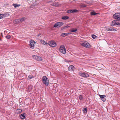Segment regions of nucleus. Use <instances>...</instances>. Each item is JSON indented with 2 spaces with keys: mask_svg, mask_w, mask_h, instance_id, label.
Returning a JSON list of instances; mask_svg holds the SVG:
<instances>
[{
  "mask_svg": "<svg viewBox=\"0 0 120 120\" xmlns=\"http://www.w3.org/2000/svg\"><path fill=\"white\" fill-rule=\"evenodd\" d=\"M75 68V67L73 65H71L69 66L68 68V69L69 71H73L74 68Z\"/></svg>",
  "mask_w": 120,
  "mask_h": 120,
  "instance_id": "obj_13",
  "label": "nucleus"
},
{
  "mask_svg": "<svg viewBox=\"0 0 120 120\" xmlns=\"http://www.w3.org/2000/svg\"><path fill=\"white\" fill-rule=\"evenodd\" d=\"M30 47L32 49H34V46L35 45V41L33 40H30Z\"/></svg>",
  "mask_w": 120,
  "mask_h": 120,
  "instance_id": "obj_3",
  "label": "nucleus"
},
{
  "mask_svg": "<svg viewBox=\"0 0 120 120\" xmlns=\"http://www.w3.org/2000/svg\"><path fill=\"white\" fill-rule=\"evenodd\" d=\"M22 22V18L20 19H17L14 20L13 21V23L15 24H19Z\"/></svg>",
  "mask_w": 120,
  "mask_h": 120,
  "instance_id": "obj_6",
  "label": "nucleus"
},
{
  "mask_svg": "<svg viewBox=\"0 0 120 120\" xmlns=\"http://www.w3.org/2000/svg\"><path fill=\"white\" fill-rule=\"evenodd\" d=\"M79 74L80 75L84 77L87 78L89 77V76L88 74L87 73L82 72H80Z\"/></svg>",
  "mask_w": 120,
  "mask_h": 120,
  "instance_id": "obj_5",
  "label": "nucleus"
},
{
  "mask_svg": "<svg viewBox=\"0 0 120 120\" xmlns=\"http://www.w3.org/2000/svg\"><path fill=\"white\" fill-rule=\"evenodd\" d=\"M52 2V1H49L48 2Z\"/></svg>",
  "mask_w": 120,
  "mask_h": 120,
  "instance_id": "obj_40",
  "label": "nucleus"
},
{
  "mask_svg": "<svg viewBox=\"0 0 120 120\" xmlns=\"http://www.w3.org/2000/svg\"><path fill=\"white\" fill-rule=\"evenodd\" d=\"M42 80L43 83L45 84L46 86H48L49 84L48 79L45 76H44L42 78Z\"/></svg>",
  "mask_w": 120,
  "mask_h": 120,
  "instance_id": "obj_1",
  "label": "nucleus"
},
{
  "mask_svg": "<svg viewBox=\"0 0 120 120\" xmlns=\"http://www.w3.org/2000/svg\"><path fill=\"white\" fill-rule=\"evenodd\" d=\"M32 57L34 59L38 61H41L42 60V58L39 56L33 55L32 56Z\"/></svg>",
  "mask_w": 120,
  "mask_h": 120,
  "instance_id": "obj_9",
  "label": "nucleus"
},
{
  "mask_svg": "<svg viewBox=\"0 0 120 120\" xmlns=\"http://www.w3.org/2000/svg\"><path fill=\"white\" fill-rule=\"evenodd\" d=\"M113 17L115 19H117L120 21V13H116L114 14L113 16Z\"/></svg>",
  "mask_w": 120,
  "mask_h": 120,
  "instance_id": "obj_2",
  "label": "nucleus"
},
{
  "mask_svg": "<svg viewBox=\"0 0 120 120\" xmlns=\"http://www.w3.org/2000/svg\"><path fill=\"white\" fill-rule=\"evenodd\" d=\"M0 41H1L2 40L1 39V38H0Z\"/></svg>",
  "mask_w": 120,
  "mask_h": 120,
  "instance_id": "obj_42",
  "label": "nucleus"
},
{
  "mask_svg": "<svg viewBox=\"0 0 120 120\" xmlns=\"http://www.w3.org/2000/svg\"><path fill=\"white\" fill-rule=\"evenodd\" d=\"M33 78H34L33 76L32 75H30L28 76V79L29 80Z\"/></svg>",
  "mask_w": 120,
  "mask_h": 120,
  "instance_id": "obj_22",
  "label": "nucleus"
},
{
  "mask_svg": "<svg viewBox=\"0 0 120 120\" xmlns=\"http://www.w3.org/2000/svg\"><path fill=\"white\" fill-rule=\"evenodd\" d=\"M92 38L94 39H95L97 37V36H96L94 34L92 35Z\"/></svg>",
  "mask_w": 120,
  "mask_h": 120,
  "instance_id": "obj_31",
  "label": "nucleus"
},
{
  "mask_svg": "<svg viewBox=\"0 0 120 120\" xmlns=\"http://www.w3.org/2000/svg\"><path fill=\"white\" fill-rule=\"evenodd\" d=\"M86 7V6H84V7Z\"/></svg>",
  "mask_w": 120,
  "mask_h": 120,
  "instance_id": "obj_44",
  "label": "nucleus"
},
{
  "mask_svg": "<svg viewBox=\"0 0 120 120\" xmlns=\"http://www.w3.org/2000/svg\"><path fill=\"white\" fill-rule=\"evenodd\" d=\"M40 35V34H38L37 35V36H38V37H39Z\"/></svg>",
  "mask_w": 120,
  "mask_h": 120,
  "instance_id": "obj_38",
  "label": "nucleus"
},
{
  "mask_svg": "<svg viewBox=\"0 0 120 120\" xmlns=\"http://www.w3.org/2000/svg\"><path fill=\"white\" fill-rule=\"evenodd\" d=\"M40 42L42 44L45 45H48V43L46 42L45 41L43 40H41L40 41Z\"/></svg>",
  "mask_w": 120,
  "mask_h": 120,
  "instance_id": "obj_16",
  "label": "nucleus"
},
{
  "mask_svg": "<svg viewBox=\"0 0 120 120\" xmlns=\"http://www.w3.org/2000/svg\"><path fill=\"white\" fill-rule=\"evenodd\" d=\"M52 5L55 7H58L59 6V4L58 2H55L54 3H53Z\"/></svg>",
  "mask_w": 120,
  "mask_h": 120,
  "instance_id": "obj_17",
  "label": "nucleus"
},
{
  "mask_svg": "<svg viewBox=\"0 0 120 120\" xmlns=\"http://www.w3.org/2000/svg\"><path fill=\"white\" fill-rule=\"evenodd\" d=\"M22 98H20L19 99V102L20 103H21V104H22Z\"/></svg>",
  "mask_w": 120,
  "mask_h": 120,
  "instance_id": "obj_29",
  "label": "nucleus"
},
{
  "mask_svg": "<svg viewBox=\"0 0 120 120\" xmlns=\"http://www.w3.org/2000/svg\"><path fill=\"white\" fill-rule=\"evenodd\" d=\"M87 108H85L83 110V113H86L87 111Z\"/></svg>",
  "mask_w": 120,
  "mask_h": 120,
  "instance_id": "obj_25",
  "label": "nucleus"
},
{
  "mask_svg": "<svg viewBox=\"0 0 120 120\" xmlns=\"http://www.w3.org/2000/svg\"><path fill=\"white\" fill-rule=\"evenodd\" d=\"M24 87H25V85H24Z\"/></svg>",
  "mask_w": 120,
  "mask_h": 120,
  "instance_id": "obj_43",
  "label": "nucleus"
},
{
  "mask_svg": "<svg viewBox=\"0 0 120 120\" xmlns=\"http://www.w3.org/2000/svg\"><path fill=\"white\" fill-rule=\"evenodd\" d=\"M71 34V33H62L61 34V36L63 37H65L66 36L68 35H69Z\"/></svg>",
  "mask_w": 120,
  "mask_h": 120,
  "instance_id": "obj_14",
  "label": "nucleus"
},
{
  "mask_svg": "<svg viewBox=\"0 0 120 120\" xmlns=\"http://www.w3.org/2000/svg\"><path fill=\"white\" fill-rule=\"evenodd\" d=\"M78 10H77L75 9L73 10H72V12H73V13H74L78 11Z\"/></svg>",
  "mask_w": 120,
  "mask_h": 120,
  "instance_id": "obj_34",
  "label": "nucleus"
},
{
  "mask_svg": "<svg viewBox=\"0 0 120 120\" xmlns=\"http://www.w3.org/2000/svg\"><path fill=\"white\" fill-rule=\"evenodd\" d=\"M28 116V114L25 113H23V120L26 117H27Z\"/></svg>",
  "mask_w": 120,
  "mask_h": 120,
  "instance_id": "obj_19",
  "label": "nucleus"
},
{
  "mask_svg": "<svg viewBox=\"0 0 120 120\" xmlns=\"http://www.w3.org/2000/svg\"><path fill=\"white\" fill-rule=\"evenodd\" d=\"M77 30L76 28H72L70 30V31L72 32H74L77 31Z\"/></svg>",
  "mask_w": 120,
  "mask_h": 120,
  "instance_id": "obj_15",
  "label": "nucleus"
},
{
  "mask_svg": "<svg viewBox=\"0 0 120 120\" xmlns=\"http://www.w3.org/2000/svg\"><path fill=\"white\" fill-rule=\"evenodd\" d=\"M111 28H108L106 29V30L108 31H111Z\"/></svg>",
  "mask_w": 120,
  "mask_h": 120,
  "instance_id": "obj_28",
  "label": "nucleus"
},
{
  "mask_svg": "<svg viewBox=\"0 0 120 120\" xmlns=\"http://www.w3.org/2000/svg\"><path fill=\"white\" fill-rule=\"evenodd\" d=\"M21 82L20 83H21ZM22 85V84H21V83H20V84H19V88L21 89H22V87L21 86V85Z\"/></svg>",
  "mask_w": 120,
  "mask_h": 120,
  "instance_id": "obj_27",
  "label": "nucleus"
},
{
  "mask_svg": "<svg viewBox=\"0 0 120 120\" xmlns=\"http://www.w3.org/2000/svg\"><path fill=\"white\" fill-rule=\"evenodd\" d=\"M82 45L83 46L86 48H89L90 46V44L86 41L84 42Z\"/></svg>",
  "mask_w": 120,
  "mask_h": 120,
  "instance_id": "obj_10",
  "label": "nucleus"
},
{
  "mask_svg": "<svg viewBox=\"0 0 120 120\" xmlns=\"http://www.w3.org/2000/svg\"><path fill=\"white\" fill-rule=\"evenodd\" d=\"M79 98L80 100H82L83 99V97L82 95H80L79 96Z\"/></svg>",
  "mask_w": 120,
  "mask_h": 120,
  "instance_id": "obj_32",
  "label": "nucleus"
},
{
  "mask_svg": "<svg viewBox=\"0 0 120 120\" xmlns=\"http://www.w3.org/2000/svg\"><path fill=\"white\" fill-rule=\"evenodd\" d=\"M98 13H96L94 11H91L90 12V14L91 15H95L97 14Z\"/></svg>",
  "mask_w": 120,
  "mask_h": 120,
  "instance_id": "obj_21",
  "label": "nucleus"
},
{
  "mask_svg": "<svg viewBox=\"0 0 120 120\" xmlns=\"http://www.w3.org/2000/svg\"><path fill=\"white\" fill-rule=\"evenodd\" d=\"M60 52L63 54H65L66 53L65 48L64 45H62L60 46Z\"/></svg>",
  "mask_w": 120,
  "mask_h": 120,
  "instance_id": "obj_7",
  "label": "nucleus"
},
{
  "mask_svg": "<svg viewBox=\"0 0 120 120\" xmlns=\"http://www.w3.org/2000/svg\"><path fill=\"white\" fill-rule=\"evenodd\" d=\"M22 114L20 116V117L21 119H22Z\"/></svg>",
  "mask_w": 120,
  "mask_h": 120,
  "instance_id": "obj_35",
  "label": "nucleus"
},
{
  "mask_svg": "<svg viewBox=\"0 0 120 120\" xmlns=\"http://www.w3.org/2000/svg\"><path fill=\"white\" fill-rule=\"evenodd\" d=\"M49 44L50 46L52 47H55L56 45V43L54 41H50L49 43Z\"/></svg>",
  "mask_w": 120,
  "mask_h": 120,
  "instance_id": "obj_11",
  "label": "nucleus"
},
{
  "mask_svg": "<svg viewBox=\"0 0 120 120\" xmlns=\"http://www.w3.org/2000/svg\"><path fill=\"white\" fill-rule=\"evenodd\" d=\"M13 5L14 6L15 8H17V7L20 6V5L17 4H13Z\"/></svg>",
  "mask_w": 120,
  "mask_h": 120,
  "instance_id": "obj_23",
  "label": "nucleus"
},
{
  "mask_svg": "<svg viewBox=\"0 0 120 120\" xmlns=\"http://www.w3.org/2000/svg\"><path fill=\"white\" fill-rule=\"evenodd\" d=\"M99 96L100 97L101 99L102 100L103 102L105 101L106 100L104 98H105L106 97V96L105 95H99Z\"/></svg>",
  "mask_w": 120,
  "mask_h": 120,
  "instance_id": "obj_12",
  "label": "nucleus"
},
{
  "mask_svg": "<svg viewBox=\"0 0 120 120\" xmlns=\"http://www.w3.org/2000/svg\"><path fill=\"white\" fill-rule=\"evenodd\" d=\"M116 31V30L113 28H111V31Z\"/></svg>",
  "mask_w": 120,
  "mask_h": 120,
  "instance_id": "obj_33",
  "label": "nucleus"
},
{
  "mask_svg": "<svg viewBox=\"0 0 120 120\" xmlns=\"http://www.w3.org/2000/svg\"><path fill=\"white\" fill-rule=\"evenodd\" d=\"M6 38L8 39H9L11 37V36L10 35H8L5 36Z\"/></svg>",
  "mask_w": 120,
  "mask_h": 120,
  "instance_id": "obj_30",
  "label": "nucleus"
},
{
  "mask_svg": "<svg viewBox=\"0 0 120 120\" xmlns=\"http://www.w3.org/2000/svg\"><path fill=\"white\" fill-rule=\"evenodd\" d=\"M1 36L2 37H3V35H2V33L1 34Z\"/></svg>",
  "mask_w": 120,
  "mask_h": 120,
  "instance_id": "obj_39",
  "label": "nucleus"
},
{
  "mask_svg": "<svg viewBox=\"0 0 120 120\" xmlns=\"http://www.w3.org/2000/svg\"><path fill=\"white\" fill-rule=\"evenodd\" d=\"M67 13H73L72 10H69L67 11Z\"/></svg>",
  "mask_w": 120,
  "mask_h": 120,
  "instance_id": "obj_24",
  "label": "nucleus"
},
{
  "mask_svg": "<svg viewBox=\"0 0 120 120\" xmlns=\"http://www.w3.org/2000/svg\"><path fill=\"white\" fill-rule=\"evenodd\" d=\"M69 18V17L67 16H65L62 17V19L64 20H66L68 19Z\"/></svg>",
  "mask_w": 120,
  "mask_h": 120,
  "instance_id": "obj_20",
  "label": "nucleus"
},
{
  "mask_svg": "<svg viewBox=\"0 0 120 120\" xmlns=\"http://www.w3.org/2000/svg\"><path fill=\"white\" fill-rule=\"evenodd\" d=\"M22 111V110L20 109H18L16 112L17 114H19L21 113Z\"/></svg>",
  "mask_w": 120,
  "mask_h": 120,
  "instance_id": "obj_18",
  "label": "nucleus"
},
{
  "mask_svg": "<svg viewBox=\"0 0 120 120\" xmlns=\"http://www.w3.org/2000/svg\"><path fill=\"white\" fill-rule=\"evenodd\" d=\"M64 23L62 22H58L56 23L54 25L53 27H60L63 25Z\"/></svg>",
  "mask_w": 120,
  "mask_h": 120,
  "instance_id": "obj_8",
  "label": "nucleus"
},
{
  "mask_svg": "<svg viewBox=\"0 0 120 120\" xmlns=\"http://www.w3.org/2000/svg\"><path fill=\"white\" fill-rule=\"evenodd\" d=\"M4 15L3 14H0V19H1L2 18H3V17Z\"/></svg>",
  "mask_w": 120,
  "mask_h": 120,
  "instance_id": "obj_26",
  "label": "nucleus"
},
{
  "mask_svg": "<svg viewBox=\"0 0 120 120\" xmlns=\"http://www.w3.org/2000/svg\"><path fill=\"white\" fill-rule=\"evenodd\" d=\"M69 26H65L64 27V28H67Z\"/></svg>",
  "mask_w": 120,
  "mask_h": 120,
  "instance_id": "obj_36",
  "label": "nucleus"
},
{
  "mask_svg": "<svg viewBox=\"0 0 120 120\" xmlns=\"http://www.w3.org/2000/svg\"><path fill=\"white\" fill-rule=\"evenodd\" d=\"M65 29V28H64V27H63L61 29V30H63L64 29Z\"/></svg>",
  "mask_w": 120,
  "mask_h": 120,
  "instance_id": "obj_37",
  "label": "nucleus"
},
{
  "mask_svg": "<svg viewBox=\"0 0 120 120\" xmlns=\"http://www.w3.org/2000/svg\"><path fill=\"white\" fill-rule=\"evenodd\" d=\"M23 21H24V19H25L24 18H23Z\"/></svg>",
  "mask_w": 120,
  "mask_h": 120,
  "instance_id": "obj_41",
  "label": "nucleus"
},
{
  "mask_svg": "<svg viewBox=\"0 0 120 120\" xmlns=\"http://www.w3.org/2000/svg\"><path fill=\"white\" fill-rule=\"evenodd\" d=\"M117 21L114 20L112 21L111 23V25L112 26L117 25L118 26H120V23L116 22Z\"/></svg>",
  "mask_w": 120,
  "mask_h": 120,
  "instance_id": "obj_4",
  "label": "nucleus"
}]
</instances>
